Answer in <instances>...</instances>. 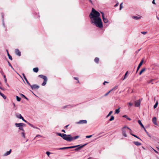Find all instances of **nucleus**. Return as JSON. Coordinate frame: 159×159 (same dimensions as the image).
Segmentation results:
<instances>
[{
    "label": "nucleus",
    "mask_w": 159,
    "mask_h": 159,
    "mask_svg": "<svg viewBox=\"0 0 159 159\" xmlns=\"http://www.w3.org/2000/svg\"><path fill=\"white\" fill-rule=\"evenodd\" d=\"M100 16V13L93 8L89 15V17L92 24L97 27L102 28L103 27V24Z\"/></svg>",
    "instance_id": "f257e3e1"
},
{
    "label": "nucleus",
    "mask_w": 159,
    "mask_h": 159,
    "mask_svg": "<svg viewBox=\"0 0 159 159\" xmlns=\"http://www.w3.org/2000/svg\"><path fill=\"white\" fill-rule=\"evenodd\" d=\"M38 77L44 80V81L42 83V86H45L46 84L48 81L47 77L46 76L43 75H39Z\"/></svg>",
    "instance_id": "f03ea898"
},
{
    "label": "nucleus",
    "mask_w": 159,
    "mask_h": 159,
    "mask_svg": "<svg viewBox=\"0 0 159 159\" xmlns=\"http://www.w3.org/2000/svg\"><path fill=\"white\" fill-rule=\"evenodd\" d=\"M64 135L63 139L69 142H71L72 141V137L71 136L70 134H65Z\"/></svg>",
    "instance_id": "7ed1b4c3"
},
{
    "label": "nucleus",
    "mask_w": 159,
    "mask_h": 159,
    "mask_svg": "<svg viewBox=\"0 0 159 159\" xmlns=\"http://www.w3.org/2000/svg\"><path fill=\"white\" fill-rule=\"evenodd\" d=\"M15 125L17 127H19V129L23 132H24V129L23 128V126H25V124L23 123H16L15 124Z\"/></svg>",
    "instance_id": "20e7f679"
},
{
    "label": "nucleus",
    "mask_w": 159,
    "mask_h": 159,
    "mask_svg": "<svg viewBox=\"0 0 159 159\" xmlns=\"http://www.w3.org/2000/svg\"><path fill=\"white\" fill-rule=\"evenodd\" d=\"M87 143H85L83 145L80 144L76 145V146H76L77 148L75 149V151H78V150L81 149V148H83V147L86 146V145H87Z\"/></svg>",
    "instance_id": "39448f33"
},
{
    "label": "nucleus",
    "mask_w": 159,
    "mask_h": 159,
    "mask_svg": "<svg viewBox=\"0 0 159 159\" xmlns=\"http://www.w3.org/2000/svg\"><path fill=\"white\" fill-rule=\"evenodd\" d=\"M30 86L32 90L37 89L39 88V85L35 84H33V85H31L30 84Z\"/></svg>",
    "instance_id": "423d86ee"
},
{
    "label": "nucleus",
    "mask_w": 159,
    "mask_h": 159,
    "mask_svg": "<svg viewBox=\"0 0 159 159\" xmlns=\"http://www.w3.org/2000/svg\"><path fill=\"white\" fill-rule=\"evenodd\" d=\"M125 127H123L122 129V134L123 136L125 137H126L127 135L126 134V132H127V130H126V129H125Z\"/></svg>",
    "instance_id": "0eeeda50"
},
{
    "label": "nucleus",
    "mask_w": 159,
    "mask_h": 159,
    "mask_svg": "<svg viewBox=\"0 0 159 159\" xmlns=\"http://www.w3.org/2000/svg\"><path fill=\"white\" fill-rule=\"evenodd\" d=\"M87 123V121L86 120H80L79 121L76 122L75 123L77 124H86Z\"/></svg>",
    "instance_id": "6e6552de"
},
{
    "label": "nucleus",
    "mask_w": 159,
    "mask_h": 159,
    "mask_svg": "<svg viewBox=\"0 0 159 159\" xmlns=\"http://www.w3.org/2000/svg\"><path fill=\"white\" fill-rule=\"evenodd\" d=\"M141 100L140 99L136 101L135 102V106L136 107H138L140 106V105Z\"/></svg>",
    "instance_id": "1a4fd4ad"
},
{
    "label": "nucleus",
    "mask_w": 159,
    "mask_h": 159,
    "mask_svg": "<svg viewBox=\"0 0 159 159\" xmlns=\"http://www.w3.org/2000/svg\"><path fill=\"white\" fill-rule=\"evenodd\" d=\"M15 53L16 55L19 56H21V52L18 49H15Z\"/></svg>",
    "instance_id": "9d476101"
},
{
    "label": "nucleus",
    "mask_w": 159,
    "mask_h": 159,
    "mask_svg": "<svg viewBox=\"0 0 159 159\" xmlns=\"http://www.w3.org/2000/svg\"><path fill=\"white\" fill-rule=\"evenodd\" d=\"M143 59H142L141 60V61L140 62L139 64V65L138 66V67H137V70H136V73L139 70V69L140 68V67L142 65L143 63Z\"/></svg>",
    "instance_id": "9b49d317"
},
{
    "label": "nucleus",
    "mask_w": 159,
    "mask_h": 159,
    "mask_svg": "<svg viewBox=\"0 0 159 159\" xmlns=\"http://www.w3.org/2000/svg\"><path fill=\"white\" fill-rule=\"evenodd\" d=\"M22 75H23V77L24 79L25 80L26 83H27V84L29 85H30V83L29 82V81H28V80H27L26 77H25L24 74V73H22Z\"/></svg>",
    "instance_id": "f8f14e48"
},
{
    "label": "nucleus",
    "mask_w": 159,
    "mask_h": 159,
    "mask_svg": "<svg viewBox=\"0 0 159 159\" xmlns=\"http://www.w3.org/2000/svg\"><path fill=\"white\" fill-rule=\"evenodd\" d=\"M152 121L155 125H157V118L156 117H154L152 119Z\"/></svg>",
    "instance_id": "ddd939ff"
},
{
    "label": "nucleus",
    "mask_w": 159,
    "mask_h": 159,
    "mask_svg": "<svg viewBox=\"0 0 159 159\" xmlns=\"http://www.w3.org/2000/svg\"><path fill=\"white\" fill-rule=\"evenodd\" d=\"M11 150L10 149L9 151L5 153H4V154L3 155V156H8L11 153Z\"/></svg>",
    "instance_id": "4468645a"
},
{
    "label": "nucleus",
    "mask_w": 159,
    "mask_h": 159,
    "mask_svg": "<svg viewBox=\"0 0 159 159\" xmlns=\"http://www.w3.org/2000/svg\"><path fill=\"white\" fill-rule=\"evenodd\" d=\"M134 143L137 146H139L141 145L142 144L138 141H134Z\"/></svg>",
    "instance_id": "2eb2a0df"
},
{
    "label": "nucleus",
    "mask_w": 159,
    "mask_h": 159,
    "mask_svg": "<svg viewBox=\"0 0 159 159\" xmlns=\"http://www.w3.org/2000/svg\"><path fill=\"white\" fill-rule=\"evenodd\" d=\"M132 18L135 20H138L141 18L140 17H138L137 16H132Z\"/></svg>",
    "instance_id": "dca6fc26"
},
{
    "label": "nucleus",
    "mask_w": 159,
    "mask_h": 159,
    "mask_svg": "<svg viewBox=\"0 0 159 159\" xmlns=\"http://www.w3.org/2000/svg\"><path fill=\"white\" fill-rule=\"evenodd\" d=\"M73 107V106L71 105H66L62 107V108L65 109L66 108H70Z\"/></svg>",
    "instance_id": "f3484780"
},
{
    "label": "nucleus",
    "mask_w": 159,
    "mask_h": 159,
    "mask_svg": "<svg viewBox=\"0 0 159 159\" xmlns=\"http://www.w3.org/2000/svg\"><path fill=\"white\" fill-rule=\"evenodd\" d=\"M16 117L20 119H22L23 117L20 114H18L16 115Z\"/></svg>",
    "instance_id": "a211bd4d"
},
{
    "label": "nucleus",
    "mask_w": 159,
    "mask_h": 159,
    "mask_svg": "<svg viewBox=\"0 0 159 159\" xmlns=\"http://www.w3.org/2000/svg\"><path fill=\"white\" fill-rule=\"evenodd\" d=\"M56 134L57 135L60 136L61 137H62V138L64 136V135H63L65 134H61V133H57Z\"/></svg>",
    "instance_id": "6ab92c4d"
},
{
    "label": "nucleus",
    "mask_w": 159,
    "mask_h": 159,
    "mask_svg": "<svg viewBox=\"0 0 159 159\" xmlns=\"http://www.w3.org/2000/svg\"><path fill=\"white\" fill-rule=\"evenodd\" d=\"M103 20L104 23H107L108 22V20L105 17L102 18Z\"/></svg>",
    "instance_id": "aec40b11"
},
{
    "label": "nucleus",
    "mask_w": 159,
    "mask_h": 159,
    "mask_svg": "<svg viewBox=\"0 0 159 159\" xmlns=\"http://www.w3.org/2000/svg\"><path fill=\"white\" fill-rule=\"evenodd\" d=\"M138 123L139 124V125L141 126V127L143 128V129H144V127L143 126V125L142 123L140 120H138Z\"/></svg>",
    "instance_id": "412c9836"
},
{
    "label": "nucleus",
    "mask_w": 159,
    "mask_h": 159,
    "mask_svg": "<svg viewBox=\"0 0 159 159\" xmlns=\"http://www.w3.org/2000/svg\"><path fill=\"white\" fill-rule=\"evenodd\" d=\"M80 136L79 135L73 137H72V141L75 140L79 138Z\"/></svg>",
    "instance_id": "4be33fe9"
},
{
    "label": "nucleus",
    "mask_w": 159,
    "mask_h": 159,
    "mask_svg": "<svg viewBox=\"0 0 159 159\" xmlns=\"http://www.w3.org/2000/svg\"><path fill=\"white\" fill-rule=\"evenodd\" d=\"M33 71L36 73H37L39 71V68L38 67H35L33 69Z\"/></svg>",
    "instance_id": "5701e85b"
},
{
    "label": "nucleus",
    "mask_w": 159,
    "mask_h": 159,
    "mask_svg": "<svg viewBox=\"0 0 159 159\" xmlns=\"http://www.w3.org/2000/svg\"><path fill=\"white\" fill-rule=\"evenodd\" d=\"M2 25L3 26V27L5 28V25L4 21V17L3 16H2Z\"/></svg>",
    "instance_id": "b1692460"
},
{
    "label": "nucleus",
    "mask_w": 159,
    "mask_h": 159,
    "mask_svg": "<svg viewBox=\"0 0 159 159\" xmlns=\"http://www.w3.org/2000/svg\"><path fill=\"white\" fill-rule=\"evenodd\" d=\"M122 117L124 118H126L128 120H131V119L127 115H123Z\"/></svg>",
    "instance_id": "393cba45"
},
{
    "label": "nucleus",
    "mask_w": 159,
    "mask_h": 159,
    "mask_svg": "<svg viewBox=\"0 0 159 159\" xmlns=\"http://www.w3.org/2000/svg\"><path fill=\"white\" fill-rule=\"evenodd\" d=\"M146 70V68H143L139 72V75H140L144 71H145Z\"/></svg>",
    "instance_id": "a878e982"
},
{
    "label": "nucleus",
    "mask_w": 159,
    "mask_h": 159,
    "mask_svg": "<svg viewBox=\"0 0 159 159\" xmlns=\"http://www.w3.org/2000/svg\"><path fill=\"white\" fill-rule=\"evenodd\" d=\"M0 95L4 99H5L6 98V96L3 93H0Z\"/></svg>",
    "instance_id": "bb28decb"
},
{
    "label": "nucleus",
    "mask_w": 159,
    "mask_h": 159,
    "mask_svg": "<svg viewBox=\"0 0 159 159\" xmlns=\"http://www.w3.org/2000/svg\"><path fill=\"white\" fill-rule=\"evenodd\" d=\"M7 55H8V56L9 58L11 60H12V58L11 56L8 53L7 50Z\"/></svg>",
    "instance_id": "cd10ccee"
},
{
    "label": "nucleus",
    "mask_w": 159,
    "mask_h": 159,
    "mask_svg": "<svg viewBox=\"0 0 159 159\" xmlns=\"http://www.w3.org/2000/svg\"><path fill=\"white\" fill-rule=\"evenodd\" d=\"M130 134L132 136L134 137H135V138H137L138 139H139L140 140H142L140 138H139L138 136H137V135H135L134 134H131L130 133Z\"/></svg>",
    "instance_id": "c85d7f7f"
},
{
    "label": "nucleus",
    "mask_w": 159,
    "mask_h": 159,
    "mask_svg": "<svg viewBox=\"0 0 159 159\" xmlns=\"http://www.w3.org/2000/svg\"><path fill=\"white\" fill-rule=\"evenodd\" d=\"M99 61V59L98 58L96 57L95 58L94 61L96 63H98Z\"/></svg>",
    "instance_id": "c756f323"
},
{
    "label": "nucleus",
    "mask_w": 159,
    "mask_h": 159,
    "mask_svg": "<svg viewBox=\"0 0 159 159\" xmlns=\"http://www.w3.org/2000/svg\"><path fill=\"white\" fill-rule=\"evenodd\" d=\"M20 95L22 97H24L27 100H29L28 98H27L26 97H25V96L24 94H21Z\"/></svg>",
    "instance_id": "7c9ffc66"
},
{
    "label": "nucleus",
    "mask_w": 159,
    "mask_h": 159,
    "mask_svg": "<svg viewBox=\"0 0 159 159\" xmlns=\"http://www.w3.org/2000/svg\"><path fill=\"white\" fill-rule=\"evenodd\" d=\"M120 108H118L117 109H116L115 110V114H118L120 112Z\"/></svg>",
    "instance_id": "2f4dec72"
},
{
    "label": "nucleus",
    "mask_w": 159,
    "mask_h": 159,
    "mask_svg": "<svg viewBox=\"0 0 159 159\" xmlns=\"http://www.w3.org/2000/svg\"><path fill=\"white\" fill-rule=\"evenodd\" d=\"M114 119V117L113 116H111V118L109 119V121H111L113 120Z\"/></svg>",
    "instance_id": "473e14b6"
},
{
    "label": "nucleus",
    "mask_w": 159,
    "mask_h": 159,
    "mask_svg": "<svg viewBox=\"0 0 159 159\" xmlns=\"http://www.w3.org/2000/svg\"><path fill=\"white\" fill-rule=\"evenodd\" d=\"M16 100L18 102H20V101L21 98L18 96H16Z\"/></svg>",
    "instance_id": "72a5a7b5"
},
{
    "label": "nucleus",
    "mask_w": 159,
    "mask_h": 159,
    "mask_svg": "<svg viewBox=\"0 0 159 159\" xmlns=\"http://www.w3.org/2000/svg\"><path fill=\"white\" fill-rule=\"evenodd\" d=\"M158 102L157 101L153 106V107L154 108H155L157 107L158 105Z\"/></svg>",
    "instance_id": "f704fd0d"
},
{
    "label": "nucleus",
    "mask_w": 159,
    "mask_h": 159,
    "mask_svg": "<svg viewBox=\"0 0 159 159\" xmlns=\"http://www.w3.org/2000/svg\"><path fill=\"white\" fill-rule=\"evenodd\" d=\"M112 112H113L112 111H110L109 112V113L108 114L107 116L106 117H107L108 116H110L111 115V113H112Z\"/></svg>",
    "instance_id": "c9c22d12"
},
{
    "label": "nucleus",
    "mask_w": 159,
    "mask_h": 159,
    "mask_svg": "<svg viewBox=\"0 0 159 159\" xmlns=\"http://www.w3.org/2000/svg\"><path fill=\"white\" fill-rule=\"evenodd\" d=\"M74 79L75 80H77V83H79L80 82H79V81L78 80V77H74Z\"/></svg>",
    "instance_id": "e433bc0d"
},
{
    "label": "nucleus",
    "mask_w": 159,
    "mask_h": 159,
    "mask_svg": "<svg viewBox=\"0 0 159 159\" xmlns=\"http://www.w3.org/2000/svg\"><path fill=\"white\" fill-rule=\"evenodd\" d=\"M118 88V86H116L115 87H114L113 89L111 90V91H112V90H115V89H116Z\"/></svg>",
    "instance_id": "4c0bfd02"
},
{
    "label": "nucleus",
    "mask_w": 159,
    "mask_h": 159,
    "mask_svg": "<svg viewBox=\"0 0 159 159\" xmlns=\"http://www.w3.org/2000/svg\"><path fill=\"white\" fill-rule=\"evenodd\" d=\"M22 136L24 138H25V135L24 133V132L23 131L21 133Z\"/></svg>",
    "instance_id": "58836bf2"
},
{
    "label": "nucleus",
    "mask_w": 159,
    "mask_h": 159,
    "mask_svg": "<svg viewBox=\"0 0 159 159\" xmlns=\"http://www.w3.org/2000/svg\"><path fill=\"white\" fill-rule=\"evenodd\" d=\"M122 4L123 3H121L120 5V10L123 8V7L122 6Z\"/></svg>",
    "instance_id": "ea45409f"
},
{
    "label": "nucleus",
    "mask_w": 159,
    "mask_h": 159,
    "mask_svg": "<svg viewBox=\"0 0 159 159\" xmlns=\"http://www.w3.org/2000/svg\"><path fill=\"white\" fill-rule=\"evenodd\" d=\"M111 92V90L110 91H109V92H108L107 93H106L105 95H104V96H107L108 95V94Z\"/></svg>",
    "instance_id": "a19ab883"
},
{
    "label": "nucleus",
    "mask_w": 159,
    "mask_h": 159,
    "mask_svg": "<svg viewBox=\"0 0 159 159\" xmlns=\"http://www.w3.org/2000/svg\"><path fill=\"white\" fill-rule=\"evenodd\" d=\"M124 127H125V129H126V130H127V129H129L130 130H131L128 127H127L126 126H125Z\"/></svg>",
    "instance_id": "79ce46f5"
},
{
    "label": "nucleus",
    "mask_w": 159,
    "mask_h": 159,
    "mask_svg": "<svg viewBox=\"0 0 159 159\" xmlns=\"http://www.w3.org/2000/svg\"><path fill=\"white\" fill-rule=\"evenodd\" d=\"M101 14L102 15V18L104 17H105L104 13L102 12H101Z\"/></svg>",
    "instance_id": "37998d69"
},
{
    "label": "nucleus",
    "mask_w": 159,
    "mask_h": 159,
    "mask_svg": "<svg viewBox=\"0 0 159 159\" xmlns=\"http://www.w3.org/2000/svg\"><path fill=\"white\" fill-rule=\"evenodd\" d=\"M46 154L48 155V156H49V155L51 154V153L48 151H47L46 152Z\"/></svg>",
    "instance_id": "c03bdc74"
},
{
    "label": "nucleus",
    "mask_w": 159,
    "mask_h": 159,
    "mask_svg": "<svg viewBox=\"0 0 159 159\" xmlns=\"http://www.w3.org/2000/svg\"><path fill=\"white\" fill-rule=\"evenodd\" d=\"M92 135H88L86 136V138H89L92 136Z\"/></svg>",
    "instance_id": "a18cd8bd"
},
{
    "label": "nucleus",
    "mask_w": 159,
    "mask_h": 159,
    "mask_svg": "<svg viewBox=\"0 0 159 159\" xmlns=\"http://www.w3.org/2000/svg\"><path fill=\"white\" fill-rule=\"evenodd\" d=\"M27 123L29 125H30V126H31V127H33V125H32L31 124H30V123H29V122H27Z\"/></svg>",
    "instance_id": "49530a36"
},
{
    "label": "nucleus",
    "mask_w": 159,
    "mask_h": 159,
    "mask_svg": "<svg viewBox=\"0 0 159 159\" xmlns=\"http://www.w3.org/2000/svg\"><path fill=\"white\" fill-rule=\"evenodd\" d=\"M128 71H127L125 73V75H124V77H125V78H126L127 77V74L128 73Z\"/></svg>",
    "instance_id": "de8ad7c7"
},
{
    "label": "nucleus",
    "mask_w": 159,
    "mask_h": 159,
    "mask_svg": "<svg viewBox=\"0 0 159 159\" xmlns=\"http://www.w3.org/2000/svg\"><path fill=\"white\" fill-rule=\"evenodd\" d=\"M76 146H76V145L71 146H70V148H76Z\"/></svg>",
    "instance_id": "09e8293b"
},
{
    "label": "nucleus",
    "mask_w": 159,
    "mask_h": 159,
    "mask_svg": "<svg viewBox=\"0 0 159 159\" xmlns=\"http://www.w3.org/2000/svg\"><path fill=\"white\" fill-rule=\"evenodd\" d=\"M141 33L142 34H147V32H145V31H143V32H141Z\"/></svg>",
    "instance_id": "8fccbe9b"
},
{
    "label": "nucleus",
    "mask_w": 159,
    "mask_h": 159,
    "mask_svg": "<svg viewBox=\"0 0 159 159\" xmlns=\"http://www.w3.org/2000/svg\"><path fill=\"white\" fill-rule=\"evenodd\" d=\"M65 149V147L59 148L58 149V150H63Z\"/></svg>",
    "instance_id": "3c124183"
},
{
    "label": "nucleus",
    "mask_w": 159,
    "mask_h": 159,
    "mask_svg": "<svg viewBox=\"0 0 159 159\" xmlns=\"http://www.w3.org/2000/svg\"><path fill=\"white\" fill-rule=\"evenodd\" d=\"M24 121L25 122V123H27V121L26 120H25L24 118L23 117V118L21 119Z\"/></svg>",
    "instance_id": "603ef678"
},
{
    "label": "nucleus",
    "mask_w": 159,
    "mask_h": 159,
    "mask_svg": "<svg viewBox=\"0 0 159 159\" xmlns=\"http://www.w3.org/2000/svg\"><path fill=\"white\" fill-rule=\"evenodd\" d=\"M128 104L129 106L130 107L132 105V103L131 102H129L128 103Z\"/></svg>",
    "instance_id": "864d4df0"
},
{
    "label": "nucleus",
    "mask_w": 159,
    "mask_h": 159,
    "mask_svg": "<svg viewBox=\"0 0 159 159\" xmlns=\"http://www.w3.org/2000/svg\"><path fill=\"white\" fill-rule=\"evenodd\" d=\"M152 149L155 153H157V154H158V152L157 150H156L154 149H153V148H152Z\"/></svg>",
    "instance_id": "5fc2aeb1"
},
{
    "label": "nucleus",
    "mask_w": 159,
    "mask_h": 159,
    "mask_svg": "<svg viewBox=\"0 0 159 159\" xmlns=\"http://www.w3.org/2000/svg\"><path fill=\"white\" fill-rule=\"evenodd\" d=\"M108 82L106 81H105L103 83V85H105L106 83H108Z\"/></svg>",
    "instance_id": "6e6d98bb"
},
{
    "label": "nucleus",
    "mask_w": 159,
    "mask_h": 159,
    "mask_svg": "<svg viewBox=\"0 0 159 159\" xmlns=\"http://www.w3.org/2000/svg\"><path fill=\"white\" fill-rule=\"evenodd\" d=\"M118 4H119V3L117 2L115 5L114 6L115 7H116L118 5Z\"/></svg>",
    "instance_id": "4d7b16f0"
},
{
    "label": "nucleus",
    "mask_w": 159,
    "mask_h": 159,
    "mask_svg": "<svg viewBox=\"0 0 159 159\" xmlns=\"http://www.w3.org/2000/svg\"><path fill=\"white\" fill-rule=\"evenodd\" d=\"M144 130L145 131V132H146V133L148 134V132H147V131L146 130V129H145L144 128Z\"/></svg>",
    "instance_id": "13d9d810"
},
{
    "label": "nucleus",
    "mask_w": 159,
    "mask_h": 159,
    "mask_svg": "<svg viewBox=\"0 0 159 159\" xmlns=\"http://www.w3.org/2000/svg\"><path fill=\"white\" fill-rule=\"evenodd\" d=\"M65 149H70V147H65Z\"/></svg>",
    "instance_id": "bf43d9fd"
},
{
    "label": "nucleus",
    "mask_w": 159,
    "mask_h": 159,
    "mask_svg": "<svg viewBox=\"0 0 159 159\" xmlns=\"http://www.w3.org/2000/svg\"><path fill=\"white\" fill-rule=\"evenodd\" d=\"M152 3L153 4H155L156 3L155 2V0H153L152 1Z\"/></svg>",
    "instance_id": "052dcab7"
},
{
    "label": "nucleus",
    "mask_w": 159,
    "mask_h": 159,
    "mask_svg": "<svg viewBox=\"0 0 159 159\" xmlns=\"http://www.w3.org/2000/svg\"><path fill=\"white\" fill-rule=\"evenodd\" d=\"M89 2L92 4H93V2L91 0H89Z\"/></svg>",
    "instance_id": "680f3d73"
},
{
    "label": "nucleus",
    "mask_w": 159,
    "mask_h": 159,
    "mask_svg": "<svg viewBox=\"0 0 159 159\" xmlns=\"http://www.w3.org/2000/svg\"><path fill=\"white\" fill-rule=\"evenodd\" d=\"M4 81L5 84L7 83V79H4Z\"/></svg>",
    "instance_id": "e2e57ef3"
},
{
    "label": "nucleus",
    "mask_w": 159,
    "mask_h": 159,
    "mask_svg": "<svg viewBox=\"0 0 159 159\" xmlns=\"http://www.w3.org/2000/svg\"><path fill=\"white\" fill-rule=\"evenodd\" d=\"M8 65H9V66H11V64L8 61Z\"/></svg>",
    "instance_id": "0e129e2a"
},
{
    "label": "nucleus",
    "mask_w": 159,
    "mask_h": 159,
    "mask_svg": "<svg viewBox=\"0 0 159 159\" xmlns=\"http://www.w3.org/2000/svg\"><path fill=\"white\" fill-rule=\"evenodd\" d=\"M69 126V125H68L66 126H65L64 128H67Z\"/></svg>",
    "instance_id": "69168bd1"
},
{
    "label": "nucleus",
    "mask_w": 159,
    "mask_h": 159,
    "mask_svg": "<svg viewBox=\"0 0 159 159\" xmlns=\"http://www.w3.org/2000/svg\"><path fill=\"white\" fill-rule=\"evenodd\" d=\"M38 136H41V135H39V134H38V135H37L35 137V138H36V137H38Z\"/></svg>",
    "instance_id": "338daca9"
},
{
    "label": "nucleus",
    "mask_w": 159,
    "mask_h": 159,
    "mask_svg": "<svg viewBox=\"0 0 159 159\" xmlns=\"http://www.w3.org/2000/svg\"><path fill=\"white\" fill-rule=\"evenodd\" d=\"M61 131L63 132H64V133H66V131L64 129H62V130H61Z\"/></svg>",
    "instance_id": "774afa93"
}]
</instances>
